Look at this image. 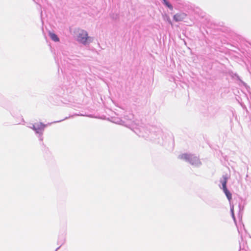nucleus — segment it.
I'll return each instance as SVG.
<instances>
[{
    "instance_id": "1",
    "label": "nucleus",
    "mask_w": 251,
    "mask_h": 251,
    "mask_svg": "<svg viewBox=\"0 0 251 251\" xmlns=\"http://www.w3.org/2000/svg\"><path fill=\"white\" fill-rule=\"evenodd\" d=\"M47 126L48 125L47 124H44L42 122H39L34 124L29 123L27 124V126L34 131L39 140L41 142V144L44 145L43 134L45 129Z\"/></svg>"
},
{
    "instance_id": "2",
    "label": "nucleus",
    "mask_w": 251,
    "mask_h": 251,
    "mask_svg": "<svg viewBox=\"0 0 251 251\" xmlns=\"http://www.w3.org/2000/svg\"><path fill=\"white\" fill-rule=\"evenodd\" d=\"M178 158L185 161L195 167H200L202 164L199 157L195 154L183 153L179 155Z\"/></svg>"
},
{
    "instance_id": "3",
    "label": "nucleus",
    "mask_w": 251,
    "mask_h": 251,
    "mask_svg": "<svg viewBox=\"0 0 251 251\" xmlns=\"http://www.w3.org/2000/svg\"><path fill=\"white\" fill-rule=\"evenodd\" d=\"M75 36L77 41L84 45L91 42L87 32L83 29H78L75 32Z\"/></svg>"
},
{
    "instance_id": "4",
    "label": "nucleus",
    "mask_w": 251,
    "mask_h": 251,
    "mask_svg": "<svg viewBox=\"0 0 251 251\" xmlns=\"http://www.w3.org/2000/svg\"><path fill=\"white\" fill-rule=\"evenodd\" d=\"M186 17V14L184 13H178L175 14L173 19L176 22H180L183 21Z\"/></svg>"
},
{
    "instance_id": "5",
    "label": "nucleus",
    "mask_w": 251,
    "mask_h": 251,
    "mask_svg": "<svg viewBox=\"0 0 251 251\" xmlns=\"http://www.w3.org/2000/svg\"><path fill=\"white\" fill-rule=\"evenodd\" d=\"M227 179L228 178L226 175L223 176L222 178L220 180V182L222 186L221 189L227 188L226 184L227 182Z\"/></svg>"
},
{
    "instance_id": "6",
    "label": "nucleus",
    "mask_w": 251,
    "mask_h": 251,
    "mask_svg": "<svg viewBox=\"0 0 251 251\" xmlns=\"http://www.w3.org/2000/svg\"><path fill=\"white\" fill-rule=\"evenodd\" d=\"M65 238L64 236L63 235L61 236H60L58 237V239L57 241V244L60 246L59 247H58L56 249V250L55 251H57L60 248V247L65 243Z\"/></svg>"
},
{
    "instance_id": "7",
    "label": "nucleus",
    "mask_w": 251,
    "mask_h": 251,
    "mask_svg": "<svg viewBox=\"0 0 251 251\" xmlns=\"http://www.w3.org/2000/svg\"><path fill=\"white\" fill-rule=\"evenodd\" d=\"M223 190V192H224L225 194L226 195L227 199L229 201H230L232 199V194L229 192V191L227 189V188L222 189Z\"/></svg>"
},
{
    "instance_id": "8",
    "label": "nucleus",
    "mask_w": 251,
    "mask_h": 251,
    "mask_svg": "<svg viewBox=\"0 0 251 251\" xmlns=\"http://www.w3.org/2000/svg\"><path fill=\"white\" fill-rule=\"evenodd\" d=\"M49 36L51 39L54 42H58L59 41V38L54 33L49 32Z\"/></svg>"
},
{
    "instance_id": "9",
    "label": "nucleus",
    "mask_w": 251,
    "mask_h": 251,
    "mask_svg": "<svg viewBox=\"0 0 251 251\" xmlns=\"http://www.w3.org/2000/svg\"><path fill=\"white\" fill-rule=\"evenodd\" d=\"M163 3L170 10L173 9V6L167 0H162Z\"/></svg>"
},
{
    "instance_id": "10",
    "label": "nucleus",
    "mask_w": 251,
    "mask_h": 251,
    "mask_svg": "<svg viewBox=\"0 0 251 251\" xmlns=\"http://www.w3.org/2000/svg\"><path fill=\"white\" fill-rule=\"evenodd\" d=\"M230 212H231L232 217L233 219V220L235 221V215H234V207H233V205H231L230 204Z\"/></svg>"
},
{
    "instance_id": "11",
    "label": "nucleus",
    "mask_w": 251,
    "mask_h": 251,
    "mask_svg": "<svg viewBox=\"0 0 251 251\" xmlns=\"http://www.w3.org/2000/svg\"><path fill=\"white\" fill-rule=\"evenodd\" d=\"M232 77H235L238 80H240V81L244 83V82H243L242 80L240 79L239 76L237 74H234L232 75Z\"/></svg>"
},
{
    "instance_id": "12",
    "label": "nucleus",
    "mask_w": 251,
    "mask_h": 251,
    "mask_svg": "<svg viewBox=\"0 0 251 251\" xmlns=\"http://www.w3.org/2000/svg\"><path fill=\"white\" fill-rule=\"evenodd\" d=\"M115 123L118 124H123L122 123H123V121L121 120H118L117 121L114 122Z\"/></svg>"
},
{
    "instance_id": "13",
    "label": "nucleus",
    "mask_w": 251,
    "mask_h": 251,
    "mask_svg": "<svg viewBox=\"0 0 251 251\" xmlns=\"http://www.w3.org/2000/svg\"><path fill=\"white\" fill-rule=\"evenodd\" d=\"M54 93L58 96H60L62 94V93L61 92H55Z\"/></svg>"
},
{
    "instance_id": "14",
    "label": "nucleus",
    "mask_w": 251,
    "mask_h": 251,
    "mask_svg": "<svg viewBox=\"0 0 251 251\" xmlns=\"http://www.w3.org/2000/svg\"><path fill=\"white\" fill-rule=\"evenodd\" d=\"M68 119V117H66L64 119H63V120H59L58 121H55V122H54V123H58V122H60L64 120H66V119Z\"/></svg>"
},
{
    "instance_id": "15",
    "label": "nucleus",
    "mask_w": 251,
    "mask_h": 251,
    "mask_svg": "<svg viewBox=\"0 0 251 251\" xmlns=\"http://www.w3.org/2000/svg\"><path fill=\"white\" fill-rule=\"evenodd\" d=\"M75 115H77V116H84L83 114H75Z\"/></svg>"
},
{
    "instance_id": "16",
    "label": "nucleus",
    "mask_w": 251,
    "mask_h": 251,
    "mask_svg": "<svg viewBox=\"0 0 251 251\" xmlns=\"http://www.w3.org/2000/svg\"><path fill=\"white\" fill-rule=\"evenodd\" d=\"M169 22L171 23V21L170 20H169Z\"/></svg>"
},
{
    "instance_id": "17",
    "label": "nucleus",
    "mask_w": 251,
    "mask_h": 251,
    "mask_svg": "<svg viewBox=\"0 0 251 251\" xmlns=\"http://www.w3.org/2000/svg\"><path fill=\"white\" fill-rule=\"evenodd\" d=\"M88 117H91V115H88Z\"/></svg>"
},
{
    "instance_id": "18",
    "label": "nucleus",
    "mask_w": 251,
    "mask_h": 251,
    "mask_svg": "<svg viewBox=\"0 0 251 251\" xmlns=\"http://www.w3.org/2000/svg\"><path fill=\"white\" fill-rule=\"evenodd\" d=\"M52 123H54V122H52ZM50 124H52V123H50Z\"/></svg>"
}]
</instances>
